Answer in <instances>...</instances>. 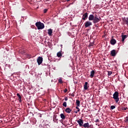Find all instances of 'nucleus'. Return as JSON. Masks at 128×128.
Here are the masks:
<instances>
[{"label":"nucleus","instance_id":"9b49d317","mask_svg":"<svg viewBox=\"0 0 128 128\" xmlns=\"http://www.w3.org/2000/svg\"><path fill=\"white\" fill-rule=\"evenodd\" d=\"M62 50L60 52H57L56 56L58 58H62Z\"/></svg>","mask_w":128,"mask_h":128},{"label":"nucleus","instance_id":"c756f323","mask_svg":"<svg viewBox=\"0 0 128 128\" xmlns=\"http://www.w3.org/2000/svg\"><path fill=\"white\" fill-rule=\"evenodd\" d=\"M95 122H100V120L96 119V120H95Z\"/></svg>","mask_w":128,"mask_h":128},{"label":"nucleus","instance_id":"5701e85b","mask_svg":"<svg viewBox=\"0 0 128 128\" xmlns=\"http://www.w3.org/2000/svg\"><path fill=\"white\" fill-rule=\"evenodd\" d=\"M62 106H64L65 108H66V102H64L63 104H62Z\"/></svg>","mask_w":128,"mask_h":128},{"label":"nucleus","instance_id":"4c0bfd02","mask_svg":"<svg viewBox=\"0 0 128 128\" xmlns=\"http://www.w3.org/2000/svg\"><path fill=\"white\" fill-rule=\"evenodd\" d=\"M68 2H70V0H68Z\"/></svg>","mask_w":128,"mask_h":128},{"label":"nucleus","instance_id":"f704fd0d","mask_svg":"<svg viewBox=\"0 0 128 128\" xmlns=\"http://www.w3.org/2000/svg\"><path fill=\"white\" fill-rule=\"evenodd\" d=\"M89 128H92V125H89Z\"/></svg>","mask_w":128,"mask_h":128},{"label":"nucleus","instance_id":"6e6552de","mask_svg":"<svg viewBox=\"0 0 128 128\" xmlns=\"http://www.w3.org/2000/svg\"><path fill=\"white\" fill-rule=\"evenodd\" d=\"M77 122L78 124L80 126H83L82 124H84V121H82V120L79 119L77 120Z\"/></svg>","mask_w":128,"mask_h":128},{"label":"nucleus","instance_id":"37998d69","mask_svg":"<svg viewBox=\"0 0 128 128\" xmlns=\"http://www.w3.org/2000/svg\"><path fill=\"white\" fill-rule=\"evenodd\" d=\"M126 128H128V127L127 126V127H126Z\"/></svg>","mask_w":128,"mask_h":128},{"label":"nucleus","instance_id":"c9c22d12","mask_svg":"<svg viewBox=\"0 0 128 128\" xmlns=\"http://www.w3.org/2000/svg\"><path fill=\"white\" fill-rule=\"evenodd\" d=\"M74 112H75L76 114H78V110H77V111H75Z\"/></svg>","mask_w":128,"mask_h":128},{"label":"nucleus","instance_id":"f03ea898","mask_svg":"<svg viewBox=\"0 0 128 128\" xmlns=\"http://www.w3.org/2000/svg\"><path fill=\"white\" fill-rule=\"evenodd\" d=\"M113 98L114 100L118 104L120 101V98H118V92H116L113 94Z\"/></svg>","mask_w":128,"mask_h":128},{"label":"nucleus","instance_id":"4468645a","mask_svg":"<svg viewBox=\"0 0 128 128\" xmlns=\"http://www.w3.org/2000/svg\"><path fill=\"white\" fill-rule=\"evenodd\" d=\"M48 36H52V30L51 28L48 29Z\"/></svg>","mask_w":128,"mask_h":128},{"label":"nucleus","instance_id":"9d476101","mask_svg":"<svg viewBox=\"0 0 128 128\" xmlns=\"http://www.w3.org/2000/svg\"><path fill=\"white\" fill-rule=\"evenodd\" d=\"M122 42H124V40L126 38H128V35L122 34Z\"/></svg>","mask_w":128,"mask_h":128},{"label":"nucleus","instance_id":"2eb2a0df","mask_svg":"<svg viewBox=\"0 0 128 128\" xmlns=\"http://www.w3.org/2000/svg\"><path fill=\"white\" fill-rule=\"evenodd\" d=\"M65 112H66L67 114H70L71 112H72V110H70V108H67L66 110H65Z\"/></svg>","mask_w":128,"mask_h":128},{"label":"nucleus","instance_id":"393cba45","mask_svg":"<svg viewBox=\"0 0 128 128\" xmlns=\"http://www.w3.org/2000/svg\"><path fill=\"white\" fill-rule=\"evenodd\" d=\"M111 74H112V72H108V76H111Z\"/></svg>","mask_w":128,"mask_h":128},{"label":"nucleus","instance_id":"6ab92c4d","mask_svg":"<svg viewBox=\"0 0 128 128\" xmlns=\"http://www.w3.org/2000/svg\"><path fill=\"white\" fill-rule=\"evenodd\" d=\"M60 116L61 118H62V120H66V116H64V114H60Z\"/></svg>","mask_w":128,"mask_h":128},{"label":"nucleus","instance_id":"7c9ffc66","mask_svg":"<svg viewBox=\"0 0 128 128\" xmlns=\"http://www.w3.org/2000/svg\"><path fill=\"white\" fill-rule=\"evenodd\" d=\"M90 46H94V43H90Z\"/></svg>","mask_w":128,"mask_h":128},{"label":"nucleus","instance_id":"2f4dec72","mask_svg":"<svg viewBox=\"0 0 128 128\" xmlns=\"http://www.w3.org/2000/svg\"><path fill=\"white\" fill-rule=\"evenodd\" d=\"M64 100H66H66H68V97H66V96L64 97Z\"/></svg>","mask_w":128,"mask_h":128},{"label":"nucleus","instance_id":"0eeeda50","mask_svg":"<svg viewBox=\"0 0 128 128\" xmlns=\"http://www.w3.org/2000/svg\"><path fill=\"white\" fill-rule=\"evenodd\" d=\"M88 12H86L85 14H84L82 16V20H86V18H88Z\"/></svg>","mask_w":128,"mask_h":128},{"label":"nucleus","instance_id":"cd10ccee","mask_svg":"<svg viewBox=\"0 0 128 128\" xmlns=\"http://www.w3.org/2000/svg\"><path fill=\"white\" fill-rule=\"evenodd\" d=\"M19 98V102H22V96H20V97H18Z\"/></svg>","mask_w":128,"mask_h":128},{"label":"nucleus","instance_id":"412c9836","mask_svg":"<svg viewBox=\"0 0 128 128\" xmlns=\"http://www.w3.org/2000/svg\"><path fill=\"white\" fill-rule=\"evenodd\" d=\"M58 82L60 84H62V78H60L58 79Z\"/></svg>","mask_w":128,"mask_h":128},{"label":"nucleus","instance_id":"ea45409f","mask_svg":"<svg viewBox=\"0 0 128 128\" xmlns=\"http://www.w3.org/2000/svg\"><path fill=\"white\" fill-rule=\"evenodd\" d=\"M72 96H74V95H72Z\"/></svg>","mask_w":128,"mask_h":128},{"label":"nucleus","instance_id":"bb28decb","mask_svg":"<svg viewBox=\"0 0 128 128\" xmlns=\"http://www.w3.org/2000/svg\"><path fill=\"white\" fill-rule=\"evenodd\" d=\"M125 122H128V116L126 118Z\"/></svg>","mask_w":128,"mask_h":128},{"label":"nucleus","instance_id":"39448f33","mask_svg":"<svg viewBox=\"0 0 128 128\" xmlns=\"http://www.w3.org/2000/svg\"><path fill=\"white\" fill-rule=\"evenodd\" d=\"M92 26V22L90 21H86L85 22V28H88V26Z\"/></svg>","mask_w":128,"mask_h":128},{"label":"nucleus","instance_id":"20e7f679","mask_svg":"<svg viewBox=\"0 0 128 128\" xmlns=\"http://www.w3.org/2000/svg\"><path fill=\"white\" fill-rule=\"evenodd\" d=\"M42 60H43L42 57L38 56V58H37V62H38V66H40V64H42Z\"/></svg>","mask_w":128,"mask_h":128},{"label":"nucleus","instance_id":"423d86ee","mask_svg":"<svg viewBox=\"0 0 128 128\" xmlns=\"http://www.w3.org/2000/svg\"><path fill=\"white\" fill-rule=\"evenodd\" d=\"M118 52H116V50H111L110 54L112 56H116Z\"/></svg>","mask_w":128,"mask_h":128},{"label":"nucleus","instance_id":"f8f14e48","mask_svg":"<svg viewBox=\"0 0 128 128\" xmlns=\"http://www.w3.org/2000/svg\"><path fill=\"white\" fill-rule=\"evenodd\" d=\"M94 14H90L88 17V20H94Z\"/></svg>","mask_w":128,"mask_h":128},{"label":"nucleus","instance_id":"72a5a7b5","mask_svg":"<svg viewBox=\"0 0 128 128\" xmlns=\"http://www.w3.org/2000/svg\"><path fill=\"white\" fill-rule=\"evenodd\" d=\"M68 92V89L66 88V89L64 90V92Z\"/></svg>","mask_w":128,"mask_h":128},{"label":"nucleus","instance_id":"a19ab883","mask_svg":"<svg viewBox=\"0 0 128 128\" xmlns=\"http://www.w3.org/2000/svg\"><path fill=\"white\" fill-rule=\"evenodd\" d=\"M96 126H98V124H96Z\"/></svg>","mask_w":128,"mask_h":128},{"label":"nucleus","instance_id":"58836bf2","mask_svg":"<svg viewBox=\"0 0 128 128\" xmlns=\"http://www.w3.org/2000/svg\"><path fill=\"white\" fill-rule=\"evenodd\" d=\"M72 96H74V95H72Z\"/></svg>","mask_w":128,"mask_h":128},{"label":"nucleus","instance_id":"ddd939ff","mask_svg":"<svg viewBox=\"0 0 128 128\" xmlns=\"http://www.w3.org/2000/svg\"><path fill=\"white\" fill-rule=\"evenodd\" d=\"M90 78H92L94 76V74H96V72H94V70H92L90 72Z\"/></svg>","mask_w":128,"mask_h":128},{"label":"nucleus","instance_id":"7ed1b4c3","mask_svg":"<svg viewBox=\"0 0 128 128\" xmlns=\"http://www.w3.org/2000/svg\"><path fill=\"white\" fill-rule=\"evenodd\" d=\"M100 21V17L98 16L95 15V16L94 17V18L93 20V24H98V22H99Z\"/></svg>","mask_w":128,"mask_h":128},{"label":"nucleus","instance_id":"dca6fc26","mask_svg":"<svg viewBox=\"0 0 128 128\" xmlns=\"http://www.w3.org/2000/svg\"><path fill=\"white\" fill-rule=\"evenodd\" d=\"M88 82H85V83H84V90H88Z\"/></svg>","mask_w":128,"mask_h":128},{"label":"nucleus","instance_id":"4be33fe9","mask_svg":"<svg viewBox=\"0 0 128 128\" xmlns=\"http://www.w3.org/2000/svg\"><path fill=\"white\" fill-rule=\"evenodd\" d=\"M121 110H128V107H122Z\"/></svg>","mask_w":128,"mask_h":128},{"label":"nucleus","instance_id":"a211bd4d","mask_svg":"<svg viewBox=\"0 0 128 128\" xmlns=\"http://www.w3.org/2000/svg\"><path fill=\"white\" fill-rule=\"evenodd\" d=\"M83 126H84V128H90V124L88 122L85 123L83 125Z\"/></svg>","mask_w":128,"mask_h":128},{"label":"nucleus","instance_id":"1a4fd4ad","mask_svg":"<svg viewBox=\"0 0 128 128\" xmlns=\"http://www.w3.org/2000/svg\"><path fill=\"white\" fill-rule=\"evenodd\" d=\"M110 43L111 44H112V46H114V44H116V40L112 38L110 40Z\"/></svg>","mask_w":128,"mask_h":128},{"label":"nucleus","instance_id":"79ce46f5","mask_svg":"<svg viewBox=\"0 0 128 128\" xmlns=\"http://www.w3.org/2000/svg\"><path fill=\"white\" fill-rule=\"evenodd\" d=\"M98 126H100V124L98 125Z\"/></svg>","mask_w":128,"mask_h":128},{"label":"nucleus","instance_id":"473e14b6","mask_svg":"<svg viewBox=\"0 0 128 128\" xmlns=\"http://www.w3.org/2000/svg\"><path fill=\"white\" fill-rule=\"evenodd\" d=\"M16 96H18V98L20 96V94H18H18H16Z\"/></svg>","mask_w":128,"mask_h":128},{"label":"nucleus","instance_id":"f257e3e1","mask_svg":"<svg viewBox=\"0 0 128 128\" xmlns=\"http://www.w3.org/2000/svg\"><path fill=\"white\" fill-rule=\"evenodd\" d=\"M36 26L38 30H42L44 28V24L40 22H36Z\"/></svg>","mask_w":128,"mask_h":128},{"label":"nucleus","instance_id":"c85d7f7f","mask_svg":"<svg viewBox=\"0 0 128 128\" xmlns=\"http://www.w3.org/2000/svg\"><path fill=\"white\" fill-rule=\"evenodd\" d=\"M76 110H78V112H80V108H78V106H76Z\"/></svg>","mask_w":128,"mask_h":128},{"label":"nucleus","instance_id":"a878e982","mask_svg":"<svg viewBox=\"0 0 128 128\" xmlns=\"http://www.w3.org/2000/svg\"><path fill=\"white\" fill-rule=\"evenodd\" d=\"M47 12H48V9H46V8L44 9V14H46Z\"/></svg>","mask_w":128,"mask_h":128},{"label":"nucleus","instance_id":"e433bc0d","mask_svg":"<svg viewBox=\"0 0 128 128\" xmlns=\"http://www.w3.org/2000/svg\"><path fill=\"white\" fill-rule=\"evenodd\" d=\"M40 116V118H42V115L40 114V116Z\"/></svg>","mask_w":128,"mask_h":128},{"label":"nucleus","instance_id":"aec40b11","mask_svg":"<svg viewBox=\"0 0 128 128\" xmlns=\"http://www.w3.org/2000/svg\"><path fill=\"white\" fill-rule=\"evenodd\" d=\"M124 22L128 26V18L124 19Z\"/></svg>","mask_w":128,"mask_h":128},{"label":"nucleus","instance_id":"b1692460","mask_svg":"<svg viewBox=\"0 0 128 128\" xmlns=\"http://www.w3.org/2000/svg\"><path fill=\"white\" fill-rule=\"evenodd\" d=\"M114 108H116V106H110V109L111 110H114Z\"/></svg>","mask_w":128,"mask_h":128},{"label":"nucleus","instance_id":"f3484780","mask_svg":"<svg viewBox=\"0 0 128 128\" xmlns=\"http://www.w3.org/2000/svg\"><path fill=\"white\" fill-rule=\"evenodd\" d=\"M76 106H80V100H76Z\"/></svg>","mask_w":128,"mask_h":128}]
</instances>
